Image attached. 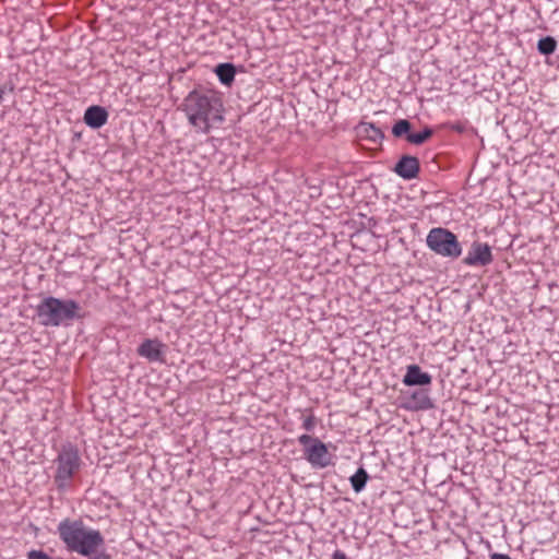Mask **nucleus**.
Listing matches in <instances>:
<instances>
[{"mask_svg": "<svg viewBox=\"0 0 559 559\" xmlns=\"http://www.w3.org/2000/svg\"><path fill=\"white\" fill-rule=\"evenodd\" d=\"M183 110L197 132L209 133L224 121L222 98L213 91H192L185 98Z\"/></svg>", "mask_w": 559, "mask_h": 559, "instance_id": "1", "label": "nucleus"}, {"mask_svg": "<svg viewBox=\"0 0 559 559\" xmlns=\"http://www.w3.org/2000/svg\"><path fill=\"white\" fill-rule=\"evenodd\" d=\"M411 129H412V123L408 120L400 119L394 123V126L392 128V134L395 138H402V136L407 138V134H412Z\"/></svg>", "mask_w": 559, "mask_h": 559, "instance_id": "16", "label": "nucleus"}, {"mask_svg": "<svg viewBox=\"0 0 559 559\" xmlns=\"http://www.w3.org/2000/svg\"><path fill=\"white\" fill-rule=\"evenodd\" d=\"M394 171L404 179H414L420 171L419 159L415 156L403 155L396 163Z\"/></svg>", "mask_w": 559, "mask_h": 559, "instance_id": "8", "label": "nucleus"}, {"mask_svg": "<svg viewBox=\"0 0 559 559\" xmlns=\"http://www.w3.org/2000/svg\"><path fill=\"white\" fill-rule=\"evenodd\" d=\"M79 304L72 299L45 298L36 308L39 321L45 326H59L75 318Z\"/></svg>", "mask_w": 559, "mask_h": 559, "instance_id": "3", "label": "nucleus"}, {"mask_svg": "<svg viewBox=\"0 0 559 559\" xmlns=\"http://www.w3.org/2000/svg\"><path fill=\"white\" fill-rule=\"evenodd\" d=\"M298 442L302 445L304 457L312 467L325 468L332 464L333 455L329 452L328 447L319 438L310 435H301Z\"/></svg>", "mask_w": 559, "mask_h": 559, "instance_id": "6", "label": "nucleus"}, {"mask_svg": "<svg viewBox=\"0 0 559 559\" xmlns=\"http://www.w3.org/2000/svg\"><path fill=\"white\" fill-rule=\"evenodd\" d=\"M108 119V112L104 107L91 106L84 114V121L91 128L97 129L103 127Z\"/></svg>", "mask_w": 559, "mask_h": 559, "instance_id": "11", "label": "nucleus"}, {"mask_svg": "<svg viewBox=\"0 0 559 559\" xmlns=\"http://www.w3.org/2000/svg\"><path fill=\"white\" fill-rule=\"evenodd\" d=\"M557 43L552 37H545L538 41L537 48L543 55H550L556 50Z\"/></svg>", "mask_w": 559, "mask_h": 559, "instance_id": "17", "label": "nucleus"}, {"mask_svg": "<svg viewBox=\"0 0 559 559\" xmlns=\"http://www.w3.org/2000/svg\"><path fill=\"white\" fill-rule=\"evenodd\" d=\"M490 559H511L510 556L503 554H492L490 555Z\"/></svg>", "mask_w": 559, "mask_h": 559, "instance_id": "23", "label": "nucleus"}, {"mask_svg": "<svg viewBox=\"0 0 559 559\" xmlns=\"http://www.w3.org/2000/svg\"><path fill=\"white\" fill-rule=\"evenodd\" d=\"M360 139L367 140L373 144H378L384 138L383 132L371 122H360L357 127Z\"/></svg>", "mask_w": 559, "mask_h": 559, "instance_id": "12", "label": "nucleus"}, {"mask_svg": "<svg viewBox=\"0 0 559 559\" xmlns=\"http://www.w3.org/2000/svg\"><path fill=\"white\" fill-rule=\"evenodd\" d=\"M442 128L449 129L453 132L462 134L467 129V122L465 121H454V122H445L441 126Z\"/></svg>", "mask_w": 559, "mask_h": 559, "instance_id": "19", "label": "nucleus"}, {"mask_svg": "<svg viewBox=\"0 0 559 559\" xmlns=\"http://www.w3.org/2000/svg\"><path fill=\"white\" fill-rule=\"evenodd\" d=\"M215 73L223 84L230 86L235 80L236 70L231 63H221L215 68Z\"/></svg>", "mask_w": 559, "mask_h": 559, "instance_id": "13", "label": "nucleus"}, {"mask_svg": "<svg viewBox=\"0 0 559 559\" xmlns=\"http://www.w3.org/2000/svg\"><path fill=\"white\" fill-rule=\"evenodd\" d=\"M333 559H346V555L340 550H336L333 554Z\"/></svg>", "mask_w": 559, "mask_h": 559, "instance_id": "24", "label": "nucleus"}, {"mask_svg": "<svg viewBox=\"0 0 559 559\" xmlns=\"http://www.w3.org/2000/svg\"><path fill=\"white\" fill-rule=\"evenodd\" d=\"M14 91V85L13 83H7L4 84L3 86H0V103L3 102V97H4V94L7 92H10L12 93Z\"/></svg>", "mask_w": 559, "mask_h": 559, "instance_id": "21", "label": "nucleus"}, {"mask_svg": "<svg viewBox=\"0 0 559 559\" xmlns=\"http://www.w3.org/2000/svg\"><path fill=\"white\" fill-rule=\"evenodd\" d=\"M88 559H111L109 555L107 554H104V552H100L98 554L97 551L92 555L91 557H87Z\"/></svg>", "mask_w": 559, "mask_h": 559, "instance_id": "22", "label": "nucleus"}, {"mask_svg": "<svg viewBox=\"0 0 559 559\" xmlns=\"http://www.w3.org/2000/svg\"><path fill=\"white\" fill-rule=\"evenodd\" d=\"M403 383L407 386L427 385L431 383V377L427 372H423L418 365H409Z\"/></svg>", "mask_w": 559, "mask_h": 559, "instance_id": "10", "label": "nucleus"}, {"mask_svg": "<svg viewBox=\"0 0 559 559\" xmlns=\"http://www.w3.org/2000/svg\"><path fill=\"white\" fill-rule=\"evenodd\" d=\"M466 265H487L492 262L491 249L487 243L475 241L463 260Z\"/></svg>", "mask_w": 559, "mask_h": 559, "instance_id": "7", "label": "nucleus"}, {"mask_svg": "<svg viewBox=\"0 0 559 559\" xmlns=\"http://www.w3.org/2000/svg\"><path fill=\"white\" fill-rule=\"evenodd\" d=\"M432 134L433 130L429 127H425L420 132L407 134L406 140L412 144L420 145L428 141L432 136Z\"/></svg>", "mask_w": 559, "mask_h": 559, "instance_id": "15", "label": "nucleus"}, {"mask_svg": "<svg viewBox=\"0 0 559 559\" xmlns=\"http://www.w3.org/2000/svg\"><path fill=\"white\" fill-rule=\"evenodd\" d=\"M61 542L69 551L91 557L105 544L98 530L88 528L81 519L67 518L57 527Z\"/></svg>", "mask_w": 559, "mask_h": 559, "instance_id": "2", "label": "nucleus"}, {"mask_svg": "<svg viewBox=\"0 0 559 559\" xmlns=\"http://www.w3.org/2000/svg\"><path fill=\"white\" fill-rule=\"evenodd\" d=\"M164 345L158 340H145L138 348V354L150 361H164Z\"/></svg>", "mask_w": 559, "mask_h": 559, "instance_id": "9", "label": "nucleus"}, {"mask_svg": "<svg viewBox=\"0 0 559 559\" xmlns=\"http://www.w3.org/2000/svg\"><path fill=\"white\" fill-rule=\"evenodd\" d=\"M56 474L53 481L59 489L70 487L72 479L80 472L82 460L76 445L71 443L62 445L56 459Z\"/></svg>", "mask_w": 559, "mask_h": 559, "instance_id": "4", "label": "nucleus"}, {"mask_svg": "<svg viewBox=\"0 0 559 559\" xmlns=\"http://www.w3.org/2000/svg\"><path fill=\"white\" fill-rule=\"evenodd\" d=\"M427 246L437 254L452 259L459 258L462 252L457 237L442 227H435L429 231Z\"/></svg>", "mask_w": 559, "mask_h": 559, "instance_id": "5", "label": "nucleus"}, {"mask_svg": "<svg viewBox=\"0 0 559 559\" xmlns=\"http://www.w3.org/2000/svg\"><path fill=\"white\" fill-rule=\"evenodd\" d=\"M28 559H51L47 554L40 550H32L27 555Z\"/></svg>", "mask_w": 559, "mask_h": 559, "instance_id": "20", "label": "nucleus"}, {"mask_svg": "<svg viewBox=\"0 0 559 559\" xmlns=\"http://www.w3.org/2000/svg\"><path fill=\"white\" fill-rule=\"evenodd\" d=\"M368 478L369 476L367 472L362 467L358 468V471L350 477L353 489L356 492H360L365 488Z\"/></svg>", "mask_w": 559, "mask_h": 559, "instance_id": "14", "label": "nucleus"}, {"mask_svg": "<svg viewBox=\"0 0 559 559\" xmlns=\"http://www.w3.org/2000/svg\"><path fill=\"white\" fill-rule=\"evenodd\" d=\"M317 426V418L313 415L311 409H306L302 413V428L310 432L312 431Z\"/></svg>", "mask_w": 559, "mask_h": 559, "instance_id": "18", "label": "nucleus"}]
</instances>
